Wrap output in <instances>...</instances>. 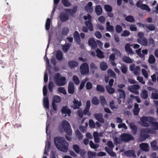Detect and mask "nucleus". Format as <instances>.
Returning <instances> with one entry per match:
<instances>
[{
  "instance_id": "de8ad7c7",
  "label": "nucleus",
  "mask_w": 158,
  "mask_h": 158,
  "mask_svg": "<svg viewBox=\"0 0 158 158\" xmlns=\"http://www.w3.org/2000/svg\"><path fill=\"white\" fill-rule=\"evenodd\" d=\"M106 88L108 92L110 94H112L114 92V89L112 87L106 85Z\"/></svg>"
},
{
  "instance_id": "b1692460",
  "label": "nucleus",
  "mask_w": 158,
  "mask_h": 158,
  "mask_svg": "<svg viewBox=\"0 0 158 158\" xmlns=\"http://www.w3.org/2000/svg\"><path fill=\"white\" fill-rule=\"evenodd\" d=\"M140 109L139 107V105L135 103V104L134 108L133 110V112L134 115H137L139 113Z\"/></svg>"
},
{
  "instance_id": "72a5a7b5",
  "label": "nucleus",
  "mask_w": 158,
  "mask_h": 158,
  "mask_svg": "<svg viewBox=\"0 0 158 158\" xmlns=\"http://www.w3.org/2000/svg\"><path fill=\"white\" fill-rule=\"evenodd\" d=\"M146 27L150 31H154L155 29V27L154 24H149L145 25Z\"/></svg>"
},
{
  "instance_id": "a19ab883",
  "label": "nucleus",
  "mask_w": 158,
  "mask_h": 158,
  "mask_svg": "<svg viewBox=\"0 0 158 158\" xmlns=\"http://www.w3.org/2000/svg\"><path fill=\"white\" fill-rule=\"evenodd\" d=\"M96 155V153L95 152L89 151L87 153V156L88 158H94Z\"/></svg>"
},
{
  "instance_id": "e433bc0d",
  "label": "nucleus",
  "mask_w": 158,
  "mask_h": 158,
  "mask_svg": "<svg viewBox=\"0 0 158 158\" xmlns=\"http://www.w3.org/2000/svg\"><path fill=\"white\" fill-rule=\"evenodd\" d=\"M156 61V59L154 56L152 55H150L149 57V59L148 60V62L150 64H153L155 63Z\"/></svg>"
},
{
  "instance_id": "5fc2aeb1",
  "label": "nucleus",
  "mask_w": 158,
  "mask_h": 158,
  "mask_svg": "<svg viewBox=\"0 0 158 158\" xmlns=\"http://www.w3.org/2000/svg\"><path fill=\"white\" fill-rule=\"evenodd\" d=\"M58 91L59 93H62L64 95H66L67 94L66 90L63 87H59L58 88Z\"/></svg>"
},
{
  "instance_id": "864d4df0",
  "label": "nucleus",
  "mask_w": 158,
  "mask_h": 158,
  "mask_svg": "<svg viewBox=\"0 0 158 158\" xmlns=\"http://www.w3.org/2000/svg\"><path fill=\"white\" fill-rule=\"evenodd\" d=\"M139 88V86L138 85H134L130 87H128V88L129 90L130 91L133 90H137Z\"/></svg>"
},
{
  "instance_id": "6e6552de",
  "label": "nucleus",
  "mask_w": 158,
  "mask_h": 158,
  "mask_svg": "<svg viewBox=\"0 0 158 158\" xmlns=\"http://www.w3.org/2000/svg\"><path fill=\"white\" fill-rule=\"evenodd\" d=\"M95 118L99 122L103 123H104V120L103 118V115L102 113H96L94 114Z\"/></svg>"
},
{
  "instance_id": "393cba45",
  "label": "nucleus",
  "mask_w": 158,
  "mask_h": 158,
  "mask_svg": "<svg viewBox=\"0 0 158 158\" xmlns=\"http://www.w3.org/2000/svg\"><path fill=\"white\" fill-rule=\"evenodd\" d=\"M156 140H154L150 143L151 146L153 150L157 151L158 150V147Z\"/></svg>"
},
{
  "instance_id": "2f4dec72",
  "label": "nucleus",
  "mask_w": 158,
  "mask_h": 158,
  "mask_svg": "<svg viewBox=\"0 0 158 158\" xmlns=\"http://www.w3.org/2000/svg\"><path fill=\"white\" fill-rule=\"evenodd\" d=\"M51 21L50 19L48 18L47 19L45 25V28L47 31H48L50 29Z\"/></svg>"
},
{
  "instance_id": "4468645a",
  "label": "nucleus",
  "mask_w": 158,
  "mask_h": 158,
  "mask_svg": "<svg viewBox=\"0 0 158 158\" xmlns=\"http://www.w3.org/2000/svg\"><path fill=\"white\" fill-rule=\"evenodd\" d=\"M73 103L74 105L73 107L74 110L79 109L80 106L82 105V103L80 101L79 102L77 100H76L75 98H74Z\"/></svg>"
},
{
  "instance_id": "f704fd0d",
  "label": "nucleus",
  "mask_w": 158,
  "mask_h": 158,
  "mask_svg": "<svg viewBox=\"0 0 158 158\" xmlns=\"http://www.w3.org/2000/svg\"><path fill=\"white\" fill-rule=\"evenodd\" d=\"M91 101L92 104L95 105H98L100 102L98 97L96 96H94L93 98Z\"/></svg>"
},
{
  "instance_id": "603ef678",
  "label": "nucleus",
  "mask_w": 158,
  "mask_h": 158,
  "mask_svg": "<svg viewBox=\"0 0 158 158\" xmlns=\"http://www.w3.org/2000/svg\"><path fill=\"white\" fill-rule=\"evenodd\" d=\"M104 9L106 12H110L112 10V7L110 5H106L104 6Z\"/></svg>"
},
{
  "instance_id": "dca6fc26",
  "label": "nucleus",
  "mask_w": 158,
  "mask_h": 158,
  "mask_svg": "<svg viewBox=\"0 0 158 158\" xmlns=\"http://www.w3.org/2000/svg\"><path fill=\"white\" fill-rule=\"evenodd\" d=\"M61 112L62 114H67L69 116H70L71 114L70 110L67 108V106H63L61 110Z\"/></svg>"
},
{
  "instance_id": "4d7b16f0",
  "label": "nucleus",
  "mask_w": 158,
  "mask_h": 158,
  "mask_svg": "<svg viewBox=\"0 0 158 158\" xmlns=\"http://www.w3.org/2000/svg\"><path fill=\"white\" fill-rule=\"evenodd\" d=\"M116 31L117 33H120L123 30L122 27L119 25H117L115 27Z\"/></svg>"
},
{
  "instance_id": "1a4fd4ad",
  "label": "nucleus",
  "mask_w": 158,
  "mask_h": 158,
  "mask_svg": "<svg viewBox=\"0 0 158 158\" xmlns=\"http://www.w3.org/2000/svg\"><path fill=\"white\" fill-rule=\"evenodd\" d=\"M68 92L69 94H73L75 91V87L74 83L72 81L69 82L68 87Z\"/></svg>"
},
{
  "instance_id": "0e129e2a",
  "label": "nucleus",
  "mask_w": 158,
  "mask_h": 158,
  "mask_svg": "<svg viewBox=\"0 0 158 158\" xmlns=\"http://www.w3.org/2000/svg\"><path fill=\"white\" fill-rule=\"evenodd\" d=\"M75 133L78 139H82V135L79 130H76L75 131Z\"/></svg>"
},
{
  "instance_id": "7c9ffc66",
  "label": "nucleus",
  "mask_w": 158,
  "mask_h": 158,
  "mask_svg": "<svg viewBox=\"0 0 158 158\" xmlns=\"http://www.w3.org/2000/svg\"><path fill=\"white\" fill-rule=\"evenodd\" d=\"M118 92L119 95V98L120 99H124L126 96L125 91L123 89H119L118 90Z\"/></svg>"
},
{
  "instance_id": "9b49d317",
  "label": "nucleus",
  "mask_w": 158,
  "mask_h": 158,
  "mask_svg": "<svg viewBox=\"0 0 158 158\" xmlns=\"http://www.w3.org/2000/svg\"><path fill=\"white\" fill-rule=\"evenodd\" d=\"M73 36L75 41L77 44H80L81 43V40L78 32L77 31H75L74 33Z\"/></svg>"
},
{
  "instance_id": "a878e982",
  "label": "nucleus",
  "mask_w": 158,
  "mask_h": 158,
  "mask_svg": "<svg viewBox=\"0 0 158 158\" xmlns=\"http://www.w3.org/2000/svg\"><path fill=\"white\" fill-rule=\"evenodd\" d=\"M97 53V56L100 58H103L104 57V53L99 48H97L96 51Z\"/></svg>"
},
{
  "instance_id": "09e8293b",
  "label": "nucleus",
  "mask_w": 158,
  "mask_h": 158,
  "mask_svg": "<svg viewBox=\"0 0 158 158\" xmlns=\"http://www.w3.org/2000/svg\"><path fill=\"white\" fill-rule=\"evenodd\" d=\"M54 86V84L52 81H50L48 85V89L50 92L52 93L53 89Z\"/></svg>"
},
{
  "instance_id": "4c0bfd02",
  "label": "nucleus",
  "mask_w": 158,
  "mask_h": 158,
  "mask_svg": "<svg viewBox=\"0 0 158 158\" xmlns=\"http://www.w3.org/2000/svg\"><path fill=\"white\" fill-rule=\"evenodd\" d=\"M108 76H110L111 77L114 78L116 77V74L111 69H109L107 71Z\"/></svg>"
},
{
  "instance_id": "58836bf2",
  "label": "nucleus",
  "mask_w": 158,
  "mask_h": 158,
  "mask_svg": "<svg viewBox=\"0 0 158 158\" xmlns=\"http://www.w3.org/2000/svg\"><path fill=\"white\" fill-rule=\"evenodd\" d=\"M73 148L75 151V152L77 154H79L80 149L79 146L77 144H74L73 146Z\"/></svg>"
},
{
  "instance_id": "37998d69",
  "label": "nucleus",
  "mask_w": 158,
  "mask_h": 158,
  "mask_svg": "<svg viewBox=\"0 0 158 158\" xmlns=\"http://www.w3.org/2000/svg\"><path fill=\"white\" fill-rule=\"evenodd\" d=\"M149 136L148 134H140V139L141 141L142 142L145 140Z\"/></svg>"
},
{
  "instance_id": "473e14b6",
  "label": "nucleus",
  "mask_w": 158,
  "mask_h": 158,
  "mask_svg": "<svg viewBox=\"0 0 158 158\" xmlns=\"http://www.w3.org/2000/svg\"><path fill=\"white\" fill-rule=\"evenodd\" d=\"M61 101V97L58 95H55L53 97L52 102L59 103Z\"/></svg>"
},
{
  "instance_id": "0eeeda50",
  "label": "nucleus",
  "mask_w": 158,
  "mask_h": 158,
  "mask_svg": "<svg viewBox=\"0 0 158 158\" xmlns=\"http://www.w3.org/2000/svg\"><path fill=\"white\" fill-rule=\"evenodd\" d=\"M122 140L125 142H128L131 140H133L134 138L130 134L123 133L121 135Z\"/></svg>"
},
{
  "instance_id": "aec40b11",
  "label": "nucleus",
  "mask_w": 158,
  "mask_h": 158,
  "mask_svg": "<svg viewBox=\"0 0 158 158\" xmlns=\"http://www.w3.org/2000/svg\"><path fill=\"white\" fill-rule=\"evenodd\" d=\"M129 125L132 130V133L133 135H135L137 130V127L135 125L134 123L133 122L130 123Z\"/></svg>"
},
{
  "instance_id": "4be33fe9",
  "label": "nucleus",
  "mask_w": 158,
  "mask_h": 158,
  "mask_svg": "<svg viewBox=\"0 0 158 158\" xmlns=\"http://www.w3.org/2000/svg\"><path fill=\"white\" fill-rule=\"evenodd\" d=\"M43 105L44 108L48 109L49 108V102L48 97H45L43 99Z\"/></svg>"
},
{
  "instance_id": "680f3d73",
  "label": "nucleus",
  "mask_w": 158,
  "mask_h": 158,
  "mask_svg": "<svg viewBox=\"0 0 158 158\" xmlns=\"http://www.w3.org/2000/svg\"><path fill=\"white\" fill-rule=\"evenodd\" d=\"M89 109L85 108L83 111L84 115H87V116H89L90 115V113L89 111Z\"/></svg>"
},
{
  "instance_id": "8fccbe9b",
  "label": "nucleus",
  "mask_w": 158,
  "mask_h": 158,
  "mask_svg": "<svg viewBox=\"0 0 158 158\" xmlns=\"http://www.w3.org/2000/svg\"><path fill=\"white\" fill-rule=\"evenodd\" d=\"M94 141L95 143H98L100 142V140L98 136V134L94 132Z\"/></svg>"
},
{
  "instance_id": "e2e57ef3",
  "label": "nucleus",
  "mask_w": 158,
  "mask_h": 158,
  "mask_svg": "<svg viewBox=\"0 0 158 158\" xmlns=\"http://www.w3.org/2000/svg\"><path fill=\"white\" fill-rule=\"evenodd\" d=\"M89 126L92 128H94L95 126V124L93 120L92 119H90L89 122Z\"/></svg>"
},
{
  "instance_id": "6e6d98bb",
  "label": "nucleus",
  "mask_w": 158,
  "mask_h": 158,
  "mask_svg": "<svg viewBox=\"0 0 158 158\" xmlns=\"http://www.w3.org/2000/svg\"><path fill=\"white\" fill-rule=\"evenodd\" d=\"M69 31V29L67 27H64L62 31V34L64 35H66Z\"/></svg>"
},
{
  "instance_id": "f8f14e48",
  "label": "nucleus",
  "mask_w": 158,
  "mask_h": 158,
  "mask_svg": "<svg viewBox=\"0 0 158 158\" xmlns=\"http://www.w3.org/2000/svg\"><path fill=\"white\" fill-rule=\"evenodd\" d=\"M68 15L64 12H61L60 14V20L62 22H64L66 21L69 19Z\"/></svg>"
},
{
  "instance_id": "ea45409f",
  "label": "nucleus",
  "mask_w": 158,
  "mask_h": 158,
  "mask_svg": "<svg viewBox=\"0 0 158 158\" xmlns=\"http://www.w3.org/2000/svg\"><path fill=\"white\" fill-rule=\"evenodd\" d=\"M141 96L142 98L144 99H146L148 96L147 91L145 90H143L141 94Z\"/></svg>"
},
{
  "instance_id": "412c9836",
  "label": "nucleus",
  "mask_w": 158,
  "mask_h": 158,
  "mask_svg": "<svg viewBox=\"0 0 158 158\" xmlns=\"http://www.w3.org/2000/svg\"><path fill=\"white\" fill-rule=\"evenodd\" d=\"M93 3L91 2H89L85 7V9L87 12H91L93 11L92 7Z\"/></svg>"
},
{
  "instance_id": "bf43d9fd",
  "label": "nucleus",
  "mask_w": 158,
  "mask_h": 158,
  "mask_svg": "<svg viewBox=\"0 0 158 158\" xmlns=\"http://www.w3.org/2000/svg\"><path fill=\"white\" fill-rule=\"evenodd\" d=\"M140 71V68L139 66H136L134 70V73L135 75L139 74V72Z\"/></svg>"
},
{
  "instance_id": "13d9d810",
  "label": "nucleus",
  "mask_w": 158,
  "mask_h": 158,
  "mask_svg": "<svg viewBox=\"0 0 158 158\" xmlns=\"http://www.w3.org/2000/svg\"><path fill=\"white\" fill-rule=\"evenodd\" d=\"M120 69L123 73L124 74H125L127 72V68L125 65L124 64L122 66V67Z\"/></svg>"
},
{
  "instance_id": "f03ea898",
  "label": "nucleus",
  "mask_w": 158,
  "mask_h": 158,
  "mask_svg": "<svg viewBox=\"0 0 158 158\" xmlns=\"http://www.w3.org/2000/svg\"><path fill=\"white\" fill-rule=\"evenodd\" d=\"M142 125L145 127L150 126L151 124L154 129L158 130V122H154L155 118L151 117L143 116L140 118Z\"/></svg>"
},
{
  "instance_id": "20e7f679",
  "label": "nucleus",
  "mask_w": 158,
  "mask_h": 158,
  "mask_svg": "<svg viewBox=\"0 0 158 158\" xmlns=\"http://www.w3.org/2000/svg\"><path fill=\"white\" fill-rule=\"evenodd\" d=\"M66 78L64 77H61L59 73H56L53 77V80L56 85L58 86L64 85L66 83Z\"/></svg>"
},
{
  "instance_id": "c9c22d12",
  "label": "nucleus",
  "mask_w": 158,
  "mask_h": 158,
  "mask_svg": "<svg viewBox=\"0 0 158 158\" xmlns=\"http://www.w3.org/2000/svg\"><path fill=\"white\" fill-rule=\"evenodd\" d=\"M150 131L151 130L147 128L143 129L141 130L140 134H148Z\"/></svg>"
},
{
  "instance_id": "5701e85b",
  "label": "nucleus",
  "mask_w": 158,
  "mask_h": 158,
  "mask_svg": "<svg viewBox=\"0 0 158 158\" xmlns=\"http://www.w3.org/2000/svg\"><path fill=\"white\" fill-rule=\"evenodd\" d=\"M127 156L129 157H134L136 156L134 151L133 150H129L125 152L124 153Z\"/></svg>"
},
{
  "instance_id": "7ed1b4c3",
  "label": "nucleus",
  "mask_w": 158,
  "mask_h": 158,
  "mask_svg": "<svg viewBox=\"0 0 158 158\" xmlns=\"http://www.w3.org/2000/svg\"><path fill=\"white\" fill-rule=\"evenodd\" d=\"M63 129L66 133L65 138L68 141H70L71 138L70 137L72 135V130L69 123L66 120H63L62 122Z\"/></svg>"
},
{
  "instance_id": "a211bd4d",
  "label": "nucleus",
  "mask_w": 158,
  "mask_h": 158,
  "mask_svg": "<svg viewBox=\"0 0 158 158\" xmlns=\"http://www.w3.org/2000/svg\"><path fill=\"white\" fill-rule=\"evenodd\" d=\"M56 57L57 60H60L63 59V54L62 52L60 50H58L56 53Z\"/></svg>"
},
{
  "instance_id": "69168bd1",
  "label": "nucleus",
  "mask_w": 158,
  "mask_h": 158,
  "mask_svg": "<svg viewBox=\"0 0 158 158\" xmlns=\"http://www.w3.org/2000/svg\"><path fill=\"white\" fill-rule=\"evenodd\" d=\"M130 35V33L128 31L125 30L123 31V33L121 34V35L122 36H127Z\"/></svg>"
},
{
  "instance_id": "423d86ee",
  "label": "nucleus",
  "mask_w": 158,
  "mask_h": 158,
  "mask_svg": "<svg viewBox=\"0 0 158 158\" xmlns=\"http://www.w3.org/2000/svg\"><path fill=\"white\" fill-rule=\"evenodd\" d=\"M80 71L82 75H86L89 73V68L88 64L87 63L81 64L80 67Z\"/></svg>"
},
{
  "instance_id": "49530a36",
  "label": "nucleus",
  "mask_w": 158,
  "mask_h": 158,
  "mask_svg": "<svg viewBox=\"0 0 158 158\" xmlns=\"http://www.w3.org/2000/svg\"><path fill=\"white\" fill-rule=\"evenodd\" d=\"M62 3L64 6L66 7L70 6L71 4L68 0H61Z\"/></svg>"
},
{
  "instance_id": "9d476101",
  "label": "nucleus",
  "mask_w": 158,
  "mask_h": 158,
  "mask_svg": "<svg viewBox=\"0 0 158 158\" xmlns=\"http://www.w3.org/2000/svg\"><path fill=\"white\" fill-rule=\"evenodd\" d=\"M88 44L89 45L91 46L92 49H95L97 47V43L94 39L93 38L89 39Z\"/></svg>"
},
{
  "instance_id": "f3484780",
  "label": "nucleus",
  "mask_w": 158,
  "mask_h": 158,
  "mask_svg": "<svg viewBox=\"0 0 158 158\" xmlns=\"http://www.w3.org/2000/svg\"><path fill=\"white\" fill-rule=\"evenodd\" d=\"M125 50L128 54L133 55L134 53L131 48L129 43L127 44L125 46Z\"/></svg>"
},
{
  "instance_id": "c756f323",
  "label": "nucleus",
  "mask_w": 158,
  "mask_h": 158,
  "mask_svg": "<svg viewBox=\"0 0 158 158\" xmlns=\"http://www.w3.org/2000/svg\"><path fill=\"white\" fill-rule=\"evenodd\" d=\"M71 46V44L67 43L62 46V48L63 51L64 52H66L69 49Z\"/></svg>"
},
{
  "instance_id": "39448f33",
  "label": "nucleus",
  "mask_w": 158,
  "mask_h": 158,
  "mask_svg": "<svg viewBox=\"0 0 158 158\" xmlns=\"http://www.w3.org/2000/svg\"><path fill=\"white\" fill-rule=\"evenodd\" d=\"M138 38L137 39V42L141 45L144 46H147L148 44V41L147 39L144 37V34L143 32H139L137 34Z\"/></svg>"
},
{
  "instance_id": "2eb2a0df",
  "label": "nucleus",
  "mask_w": 158,
  "mask_h": 158,
  "mask_svg": "<svg viewBox=\"0 0 158 158\" xmlns=\"http://www.w3.org/2000/svg\"><path fill=\"white\" fill-rule=\"evenodd\" d=\"M85 24L86 27L89 29V31H93V26L92 23L91 19H89L88 21H85Z\"/></svg>"
},
{
  "instance_id": "bb28decb",
  "label": "nucleus",
  "mask_w": 158,
  "mask_h": 158,
  "mask_svg": "<svg viewBox=\"0 0 158 158\" xmlns=\"http://www.w3.org/2000/svg\"><path fill=\"white\" fill-rule=\"evenodd\" d=\"M95 11L98 15H100L102 13V8L100 5L97 6L95 7Z\"/></svg>"
},
{
  "instance_id": "3c124183",
  "label": "nucleus",
  "mask_w": 158,
  "mask_h": 158,
  "mask_svg": "<svg viewBox=\"0 0 158 158\" xmlns=\"http://www.w3.org/2000/svg\"><path fill=\"white\" fill-rule=\"evenodd\" d=\"M140 8L143 10H145L148 11H150L151 10V9L148 6L145 4H142Z\"/></svg>"
},
{
  "instance_id": "cd10ccee",
  "label": "nucleus",
  "mask_w": 158,
  "mask_h": 158,
  "mask_svg": "<svg viewBox=\"0 0 158 158\" xmlns=\"http://www.w3.org/2000/svg\"><path fill=\"white\" fill-rule=\"evenodd\" d=\"M123 60L127 63H131L133 62L132 60L129 57L127 56H124L122 58Z\"/></svg>"
},
{
  "instance_id": "79ce46f5",
  "label": "nucleus",
  "mask_w": 158,
  "mask_h": 158,
  "mask_svg": "<svg viewBox=\"0 0 158 158\" xmlns=\"http://www.w3.org/2000/svg\"><path fill=\"white\" fill-rule=\"evenodd\" d=\"M96 90L98 91L103 92L104 91L105 89L102 85H97L96 86Z\"/></svg>"
},
{
  "instance_id": "052dcab7",
  "label": "nucleus",
  "mask_w": 158,
  "mask_h": 158,
  "mask_svg": "<svg viewBox=\"0 0 158 158\" xmlns=\"http://www.w3.org/2000/svg\"><path fill=\"white\" fill-rule=\"evenodd\" d=\"M73 81L74 83L76 85L78 84L80 82L78 78V77L76 75H74L73 76Z\"/></svg>"
},
{
  "instance_id": "f257e3e1",
  "label": "nucleus",
  "mask_w": 158,
  "mask_h": 158,
  "mask_svg": "<svg viewBox=\"0 0 158 158\" xmlns=\"http://www.w3.org/2000/svg\"><path fill=\"white\" fill-rule=\"evenodd\" d=\"M54 142L57 148L64 152L67 151L68 148V143L64 138L57 136L55 138Z\"/></svg>"
},
{
  "instance_id": "774afa93",
  "label": "nucleus",
  "mask_w": 158,
  "mask_h": 158,
  "mask_svg": "<svg viewBox=\"0 0 158 158\" xmlns=\"http://www.w3.org/2000/svg\"><path fill=\"white\" fill-rule=\"evenodd\" d=\"M151 97L152 99H158V93H152L151 94Z\"/></svg>"
},
{
  "instance_id": "c03bdc74",
  "label": "nucleus",
  "mask_w": 158,
  "mask_h": 158,
  "mask_svg": "<svg viewBox=\"0 0 158 158\" xmlns=\"http://www.w3.org/2000/svg\"><path fill=\"white\" fill-rule=\"evenodd\" d=\"M125 19L127 22H132L134 21L135 19L132 15H128L126 17Z\"/></svg>"
},
{
  "instance_id": "a18cd8bd",
  "label": "nucleus",
  "mask_w": 158,
  "mask_h": 158,
  "mask_svg": "<svg viewBox=\"0 0 158 158\" xmlns=\"http://www.w3.org/2000/svg\"><path fill=\"white\" fill-rule=\"evenodd\" d=\"M89 144L91 148L94 149L95 150H96V148H98L99 147V145L98 144H95L94 143L93 141L90 140L89 141Z\"/></svg>"
},
{
  "instance_id": "c85d7f7f",
  "label": "nucleus",
  "mask_w": 158,
  "mask_h": 158,
  "mask_svg": "<svg viewBox=\"0 0 158 158\" xmlns=\"http://www.w3.org/2000/svg\"><path fill=\"white\" fill-rule=\"evenodd\" d=\"M100 67L102 70L105 71L107 69L108 65L106 62L102 61L100 64Z\"/></svg>"
},
{
  "instance_id": "338daca9",
  "label": "nucleus",
  "mask_w": 158,
  "mask_h": 158,
  "mask_svg": "<svg viewBox=\"0 0 158 158\" xmlns=\"http://www.w3.org/2000/svg\"><path fill=\"white\" fill-rule=\"evenodd\" d=\"M86 87L87 90L90 89L92 87V85L91 82L88 81L86 83Z\"/></svg>"
},
{
  "instance_id": "ddd939ff",
  "label": "nucleus",
  "mask_w": 158,
  "mask_h": 158,
  "mask_svg": "<svg viewBox=\"0 0 158 158\" xmlns=\"http://www.w3.org/2000/svg\"><path fill=\"white\" fill-rule=\"evenodd\" d=\"M68 66L71 69H73L77 67L78 65V63L74 60L69 61L68 63Z\"/></svg>"
},
{
  "instance_id": "6ab92c4d",
  "label": "nucleus",
  "mask_w": 158,
  "mask_h": 158,
  "mask_svg": "<svg viewBox=\"0 0 158 158\" xmlns=\"http://www.w3.org/2000/svg\"><path fill=\"white\" fill-rule=\"evenodd\" d=\"M139 147L143 151L148 152L149 150V146L147 143H142L140 144Z\"/></svg>"
}]
</instances>
